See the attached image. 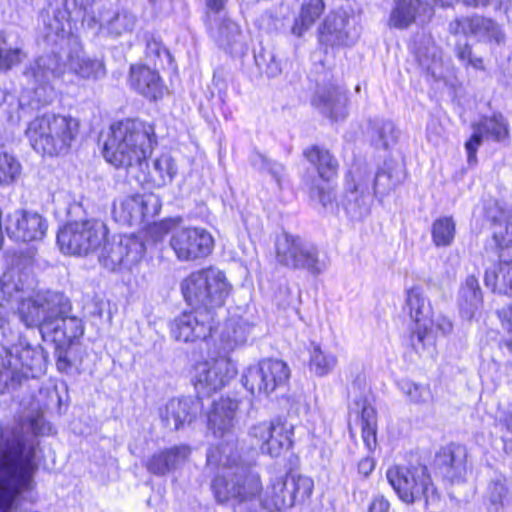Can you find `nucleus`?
I'll return each mask as SVG.
<instances>
[{
    "instance_id": "nucleus-6",
    "label": "nucleus",
    "mask_w": 512,
    "mask_h": 512,
    "mask_svg": "<svg viewBox=\"0 0 512 512\" xmlns=\"http://www.w3.org/2000/svg\"><path fill=\"white\" fill-rule=\"evenodd\" d=\"M180 218H167L149 226V233L155 240L169 235L168 245L180 263H199L212 255L215 248L213 235L204 227L179 225Z\"/></svg>"
},
{
    "instance_id": "nucleus-14",
    "label": "nucleus",
    "mask_w": 512,
    "mask_h": 512,
    "mask_svg": "<svg viewBox=\"0 0 512 512\" xmlns=\"http://www.w3.org/2000/svg\"><path fill=\"white\" fill-rule=\"evenodd\" d=\"M291 378L287 362L277 358L260 359L243 375V386L254 397L268 396L286 388Z\"/></svg>"
},
{
    "instance_id": "nucleus-38",
    "label": "nucleus",
    "mask_w": 512,
    "mask_h": 512,
    "mask_svg": "<svg viewBox=\"0 0 512 512\" xmlns=\"http://www.w3.org/2000/svg\"><path fill=\"white\" fill-rule=\"evenodd\" d=\"M417 18V6L414 0H396L390 13L388 24L397 29H407Z\"/></svg>"
},
{
    "instance_id": "nucleus-27",
    "label": "nucleus",
    "mask_w": 512,
    "mask_h": 512,
    "mask_svg": "<svg viewBox=\"0 0 512 512\" xmlns=\"http://www.w3.org/2000/svg\"><path fill=\"white\" fill-rule=\"evenodd\" d=\"M484 285L492 294L512 298V259H499L484 271Z\"/></svg>"
},
{
    "instance_id": "nucleus-30",
    "label": "nucleus",
    "mask_w": 512,
    "mask_h": 512,
    "mask_svg": "<svg viewBox=\"0 0 512 512\" xmlns=\"http://www.w3.org/2000/svg\"><path fill=\"white\" fill-rule=\"evenodd\" d=\"M194 403L188 398L171 399L165 406L163 420L173 421L174 429L178 430L185 424L192 423L196 418Z\"/></svg>"
},
{
    "instance_id": "nucleus-7",
    "label": "nucleus",
    "mask_w": 512,
    "mask_h": 512,
    "mask_svg": "<svg viewBox=\"0 0 512 512\" xmlns=\"http://www.w3.org/2000/svg\"><path fill=\"white\" fill-rule=\"evenodd\" d=\"M7 450L11 459H4L1 466L14 484L0 478V512H10L17 495L33 488L34 474L38 469L35 447L23 437L13 439Z\"/></svg>"
},
{
    "instance_id": "nucleus-55",
    "label": "nucleus",
    "mask_w": 512,
    "mask_h": 512,
    "mask_svg": "<svg viewBox=\"0 0 512 512\" xmlns=\"http://www.w3.org/2000/svg\"><path fill=\"white\" fill-rule=\"evenodd\" d=\"M435 7L442 9L453 8L460 0H429Z\"/></svg>"
},
{
    "instance_id": "nucleus-57",
    "label": "nucleus",
    "mask_w": 512,
    "mask_h": 512,
    "mask_svg": "<svg viewBox=\"0 0 512 512\" xmlns=\"http://www.w3.org/2000/svg\"><path fill=\"white\" fill-rule=\"evenodd\" d=\"M501 423L507 431L512 432V413H506L502 418Z\"/></svg>"
},
{
    "instance_id": "nucleus-50",
    "label": "nucleus",
    "mask_w": 512,
    "mask_h": 512,
    "mask_svg": "<svg viewBox=\"0 0 512 512\" xmlns=\"http://www.w3.org/2000/svg\"><path fill=\"white\" fill-rule=\"evenodd\" d=\"M407 394L412 402L420 403L425 401L430 394V390L428 386L412 384L408 387Z\"/></svg>"
},
{
    "instance_id": "nucleus-21",
    "label": "nucleus",
    "mask_w": 512,
    "mask_h": 512,
    "mask_svg": "<svg viewBox=\"0 0 512 512\" xmlns=\"http://www.w3.org/2000/svg\"><path fill=\"white\" fill-rule=\"evenodd\" d=\"M239 441L236 435H229L223 441L212 444L206 453V466L212 469L226 468L233 470L241 465Z\"/></svg>"
},
{
    "instance_id": "nucleus-23",
    "label": "nucleus",
    "mask_w": 512,
    "mask_h": 512,
    "mask_svg": "<svg viewBox=\"0 0 512 512\" xmlns=\"http://www.w3.org/2000/svg\"><path fill=\"white\" fill-rule=\"evenodd\" d=\"M484 305V296L475 275H468L460 285L458 309L462 319L471 321L480 313Z\"/></svg>"
},
{
    "instance_id": "nucleus-22",
    "label": "nucleus",
    "mask_w": 512,
    "mask_h": 512,
    "mask_svg": "<svg viewBox=\"0 0 512 512\" xmlns=\"http://www.w3.org/2000/svg\"><path fill=\"white\" fill-rule=\"evenodd\" d=\"M450 33L463 36H481L491 39H497L499 27L497 23L482 15L473 14L455 18L449 25Z\"/></svg>"
},
{
    "instance_id": "nucleus-37",
    "label": "nucleus",
    "mask_w": 512,
    "mask_h": 512,
    "mask_svg": "<svg viewBox=\"0 0 512 512\" xmlns=\"http://www.w3.org/2000/svg\"><path fill=\"white\" fill-rule=\"evenodd\" d=\"M406 306L414 323L432 321L430 307L425 304L424 291L420 286H413L406 291Z\"/></svg>"
},
{
    "instance_id": "nucleus-48",
    "label": "nucleus",
    "mask_w": 512,
    "mask_h": 512,
    "mask_svg": "<svg viewBox=\"0 0 512 512\" xmlns=\"http://www.w3.org/2000/svg\"><path fill=\"white\" fill-rule=\"evenodd\" d=\"M125 248L127 250L125 253L126 261L131 263L139 261L145 250L144 244L136 237L127 239Z\"/></svg>"
},
{
    "instance_id": "nucleus-17",
    "label": "nucleus",
    "mask_w": 512,
    "mask_h": 512,
    "mask_svg": "<svg viewBox=\"0 0 512 512\" xmlns=\"http://www.w3.org/2000/svg\"><path fill=\"white\" fill-rule=\"evenodd\" d=\"M47 230L45 219L38 213L17 209L4 219V231L17 243H31L42 240Z\"/></svg>"
},
{
    "instance_id": "nucleus-9",
    "label": "nucleus",
    "mask_w": 512,
    "mask_h": 512,
    "mask_svg": "<svg viewBox=\"0 0 512 512\" xmlns=\"http://www.w3.org/2000/svg\"><path fill=\"white\" fill-rule=\"evenodd\" d=\"M107 225L97 218L66 221L57 231V244L61 252L70 256H87L108 243Z\"/></svg>"
},
{
    "instance_id": "nucleus-43",
    "label": "nucleus",
    "mask_w": 512,
    "mask_h": 512,
    "mask_svg": "<svg viewBox=\"0 0 512 512\" xmlns=\"http://www.w3.org/2000/svg\"><path fill=\"white\" fill-rule=\"evenodd\" d=\"M144 55L152 63L153 67L157 69H164L163 58H166L169 63L174 61L172 54L163 44L161 38L152 34L147 35L145 38Z\"/></svg>"
},
{
    "instance_id": "nucleus-20",
    "label": "nucleus",
    "mask_w": 512,
    "mask_h": 512,
    "mask_svg": "<svg viewBox=\"0 0 512 512\" xmlns=\"http://www.w3.org/2000/svg\"><path fill=\"white\" fill-rule=\"evenodd\" d=\"M348 104L346 90L333 83L318 90L311 99V105L332 121L342 120L347 116Z\"/></svg>"
},
{
    "instance_id": "nucleus-25",
    "label": "nucleus",
    "mask_w": 512,
    "mask_h": 512,
    "mask_svg": "<svg viewBox=\"0 0 512 512\" xmlns=\"http://www.w3.org/2000/svg\"><path fill=\"white\" fill-rule=\"evenodd\" d=\"M348 23L347 16L339 12L329 13L318 28V42L327 52L329 47H340L346 43L348 32L345 30Z\"/></svg>"
},
{
    "instance_id": "nucleus-52",
    "label": "nucleus",
    "mask_w": 512,
    "mask_h": 512,
    "mask_svg": "<svg viewBox=\"0 0 512 512\" xmlns=\"http://www.w3.org/2000/svg\"><path fill=\"white\" fill-rule=\"evenodd\" d=\"M367 512H390V503L383 495H377L370 501Z\"/></svg>"
},
{
    "instance_id": "nucleus-8",
    "label": "nucleus",
    "mask_w": 512,
    "mask_h": 512,
    "mask_svg": "<svg viewBox=\"0 0 512 512\" xmlns=\"http://www.w3.org/2000/svg\"><path fill=\"white\" fill-rule=\"evenodd\" d=\"M386 478L398 499L407 505L424 502L425 506L440 500L441 494L432 479L428 466L421 462L393 464Z\"/></svg>"
},
{
    "instance_id": "nucleus-49",
    "label": "nucleus",
    "mask_w": 512,
    "mask_h": 512,
    "mask_svg": "<svg viewBox=\"0 0 512 512\" xmlns=\"http://www.w3.org/2000/svg\"><path fill=\"white\" fill-rule=\"evenodd\" d=\"M509 493V488L500 480H496L490 487V502L496 506H503L504 499Z\"/></svg>"
},
{
    "instance_id": "nucleus-44",
    "label": "nucleus",
    "mask_w": 512,
    "mask_h": 512,
    "mask_svg": "<svg viewBox=\"0 0 512 512\" xmlns=\"http://www.w3.org/2000/svg\"><path fill=\"white\" fill-rule=\"evenodd\" d=\"M21 173L20 162L8 152H0V187L13 184Z\"/></svg>"
},
{
    "instance_id": "nucleus-34",
    "label": "nucleus",
    "mask_w": 512,
    "mask_h": 512,
    "mask_svg": "<svg viewBox=\"0 0 512 512\" xmlns=\"http://www.w3.org/2000/svg\"><path fill=\"white\" fill-rule=\"evenodd\" d=\"M307 352L308 367L317 376H325L329 374L337 365V356L331 353H326L321 348V345L316 341H310Z\"/></svg>"
},
{
    "instance_id": "nucleus-2",
    "label": "nucleus",
    "mask_w": 512,
    "mask_h": 512,
    "mask_svg": "<svg viewBox=\"0 0 512 512\" xmlns=\"http://www.w3.org/2000/svg\"><path fill=\"white\" fill-rule=\"evenodd\" d=\"M73 306L64 292L38 290L19 300L16 314L27 329H37L43 341L55 346V362L60 373L73 368L71 347L84 335L83 321L72 314Z\"/></svg>"
},
{
    "instance_id": "nucleus-26",
    "label": "nucleus",
    "mask_w": 512,
    "mask_h": 512,
    "mask_svg": "<svg viewBox=\"0 0 512 512\" xmlns=\"http://www.w3.org/2000/svg\"><path fill=\"white\" fill-rule=\"evenodd\" d=\"M369 173L367 171L348 170L344 176L346 194L356 195L354 201L351 200L343 203V208L348 216H352L361 211L367 210L368 206L364 201L366 194L369 193L368 188Z\"/></svg>"
},
{
    "instance_id": "nucleus-47",
    "label": "nucleus",
    "mask_w": 512,
    "mask_h": 512,
    "mask_svg": "<svg viewBox=\"0 0 512 512\" xmlns=\"http://www.w3.org/2000/svg\"><path fill=\"white\" fill-rule=\"evenodd\" d=\"M481 126L482 125L479 123H474L472 125L474 132L470 135L464 144L467 154V161L470 165L477 163V153L479 146L482 144L483 139L486 138Z\"/></svg>"
},
{
    "instance_id": "nucleus-13",
    "label": "nucleus",
    "mask_w": 512,
    "mask_h": 512,
    "mask_svg": "<svg viewBox=\"0 0 512 512\" xmlns=\"http://www.w3.org/2000/svg\"><path fill=\"white\" fill-rule=\"evenodd\" d=\"M275 261L280 267L305 270L313 276H318L323 270L319 248L287 232L276 239Z\"/></svg>"
},
{
    "instance_id": "nucleus-12",
    "label": "nucleus",
    "mask_w": 512,
    "mask_h": 512,
    "mask_svg": "<svg viewBox=\"0 0 512 512\" xmlns=\"http://www.w3.org/2000/svg\"><path fill=\"white\" fill-rule=\"evenodd\" d=\"M302 156L314 168L320 182L326 185H314L311 188L313 196L323 207L336 203V181L340 171V163L336 155L325 145L311 144L303 149Z\"/></svg>"
},
{
    "instance_id": "nucleus-32",
    "label": "nucleus",
    "mask_w": 512,
    "mask_h": 512,
    "mask_svg": "<svg viewBox=\"0 0 512 512\" xmlns=\"http://www.w3.org/2000/svg\"><path fill=\"white\" fill-rule=\"evenodd\" d=\"M325 3L323 0H308L300 9L298 17L295 18L291 32L301 37L324 13Z\"/></svg>"
},
{
    "instance_id": "nucleus-39",
    "label": "nucleus",
    "mask_w": 512,
    "mask_h": 512,
    "mask_svg": "<svg viewBox=\"0 0 512 512\" xmlns=\"http://www.w3.org/2000/svg\"><path fill=\"white\" fill-rule=\"evenodd\" d=\"M456 223L452 216L436 218L431 226V239L436 247H448L455 239Z\"/></svg>"
},
{
    "instance_id": "nucleus-60",
    "label": "nucleus",
    "mask_w": 512,
    "mask_h": 512,
    "mask_svg": "<svg viewBox=\"0 0 512 512\" xmlns=\"http://www.w3.org/2000/svg\"><path fill=\"white\" fill-rule=\"evenodd\" d=\"M493 238H494L495 242H496L499 246H501V245H502V240H501V239H499V238H498V236H497L496 234H494Z\"/></svg>"
},
{
    "instance_id": "nucleus-18",
    "label": "nucleus",
    "mask_w": 512,
    "mask_h": 512,
    "mask_svg": "<svg viewBox=\"0 0 512 512\" xmlns=\"http://www.w3.org/2000/svg\"><path fill=\"white\" fill-rule=\"evenodd\" d=\"M127 83L131 90L149 102L163 99L168 92L159 69L141 62L129 66Z\"/></svg>"
},
{
    "instance_id": "nucleus-42",
    "label": "nucleus",
    "mask_w": 512,
    "mask_h": 512,
    "mask_svg": "<svg viewBox=\"0 0 512 512\" xmlns=\"http://www.w3.org/2000/svg\"><path fill=\"white\" fill-rule=\"evenodd\" d=\"M288 477L293 506L308 503L314 491L313 479L305 475L292 473V471H288Z\"/></svg>"
},
{
    "instance_id": "nucleus-15",
    "label": "nucleus",
    "mask_w": 512,
    "mask_h": 512,
    "mask_svg": "<svg viewBox=\"0 0 512 512\" xmlns=\"http://www.w3.org/2000/svg\"><path fill=\"white\" fill-rule=\"evenodd\" d=\"M249 435L261 453L275 458L285 455L294 445V426L281 416L255 424Z\"/></svg>"
},
{
    "instance_id": "nucleus-1",
    "label": "nucleus",
    "mask_w": 512,
    "mask_h": 512,
    "mask_svg": "<svg viewBox=\"0 0 512 512\" xmlns=\"http://www.w3.org/2000/svg\"><path fill=\"white\" fill-rule=\"evenodd\" d=\"M98 142L103 159L116 170L128 172L137 167L136 179L149 188H160L170 183L176 170L173 159L166 154L151 158L158 145L153 122L139 117H125L112 121L99 134Z\"/></svg>"
},
{
    "instance_id": "nucleus-35",
    "label": "nucleus",
    "mask_w": 512,
    "mask_h": 512,
    "mask_svg": "<svg viewBox=\"0 0 512 512\" xmlns=\"http://www.w3.org/2000/svg\"><path fill=\"white\" fill-rule=\"evenodd\" d=\"M210 36L222 47L230 48L241 35L240 25L228 16L220 17L209 28Z\"/></svg>"
},
{
    "instance_id": "nucleus-3",
    "label": "nucleus",
    "mask_w": 512,
    "mask_h": 512,
    "mask_svg": "<svg viewBox=\"0 0 512 512\" xmlns=\"http://www.w3.org/2000/svg\"><path fill=\"white\" fill-rule=\"evenodd\" d=\"M182 296L190 306L171 324V333L177 341H204L219 327L217 311L224 307L232 292V285L224 272L212 267L196 270L181 282Z\"/></svg>"
},
{
    "instance_id": "nucleus-40",
    "label": "nucleus",
    "mask_w": 512,
    "mask_h": 512,
    "mask_svg": "<svg viewBox=\"0 0 512 512\" xmlns=\"http://www.w3.org/2000/svg\"><path fill=\"white\" fill-rule=\"evenodd\" d=\"M487 139L495 142H510V128L507 120L500 114L494 113L490 117H485L483 121L478 122Z\"/></svg>"
},
{
    "instance_id": "nucleus-10",
    "label": "nucleus",
    "mask_w": 512,
    "mask_h": 512,
    "mask_svg": "<svg viewBox=\"0 0 512 512\" xmlns=\"http://www.w3.org/2000/svg\"><path fill=\"white\" fill-rule=\"evenodd\" d=\"M210 488L215 501L222 505L251 503L260 500L263 494L261 475L245 465H239L228 473L216 474Z\"/></svg>"
},
{
    "instance_id": "nucleus-33",
    "label": "nucleus",
    "mask_w": 512,
    "mask_h": 512,
    "mask_svg": "<svg viewBox=\"0 0 512 512\" xmlns=\"http://www.w3.org/2000/svg\"><path fill=\"white\" fill-rule=\"evenodd\" d=\"M27 54L25 50L11 42L10 35L0 30V72H8L22 64Z\"/></svg>"
},
{
    "instance_id": "nucleus-5",
    "label": "nucleus",
    "mask_w": 512,
    "mask_h": 512,
    "mask_svg": "<svg viewBox=\"0 0 512 512\" xmlns=\"http://www.w3.org/2000/svg\"><path fill=\"white\" fill-rule=\"evenodd\" d=\"M240 327L232 325L221 335L219 347L208 353V358L197 361L192 368V383L198 392L210 396L229 384L236 376L237 369L230 353L245 342L243 332L236 334Z\"/></svg>"
},
{
    "instance_id": "nucleus-4",
    "label": "nucleus",
    "mask_w": 512,
    "mask_h": 512,
    "mask_svg": "<svg viewBox=\"0 0 512 512\" xmlns=\"http://www.w3.org/2000/svg\"><path fill=\"white\" fill-rule=\"evenodd\" d=\"M81 130L79 118L47 111L37 114L28 122L25 135L36 153L53 158L69 153Z\"/></svg>"
},
{
    "instance_id": "nucleus-29",
    "label": "nucleus",
    "mask_w": 512,
    "mask_h": 512,
    "mask_svg": "<svg viewBox=\"0 0 512 512\" xmlns=\"http://www.w3.org/2000/svg\"><path fill=\"white\" fill-rule=\"evenodd\" d=\"M354 404L359 407L356 415L361 429V438L369 452L376 450L378 439V413L367 397L356 399Z\"/></svg>"
},
{
    "instance_id": "nucleus-46",
    "label": "nucleus",
    "mask_w": 512,
    "mask_h": 512,
    "mask_svg": "<svg viewBox=\"0 0 512 512\" xmlns=\"http://www.w3.org/2000/svg\"><path fill=\"white\" fill-rule=\"evenodd\" d=\"M396 187L397 181L393 178L390 171L386 169L377 170L372 185L373 195L377 199L381 201L382 198L393 192Z\"/></svg>"
},
{
    "instance_id": "nucleus-24",
    "label": "nucleus",
    "mask_w": 512,
    "mask_h": 512,
    "mask_svg": "<svg viewBox=\"0 0 512 512\" xmlns=\"http://www.w3.org/2000/svg\"><path fill=\"white\" fill-rule=\"evenodd\" d=\"M190 454L191 448L188 445H175L153 453L144 466L150 474L164 476L175 469L179 460H186Z\"/></svg>"
},
{
    "instance_id": "nucleus-19",
    "label": "nucleus",
    "mask_w": 512,
    "mask_h": 512,
    "mask_svg": "<svg viewBox=\"0 0 512 512\" xmlns=\"http://www.w3.org/2000/svg\"><path fill=\"white\" fill-rule=\"evenodd\" d=\"M240 401L229 396L214 400L207 412V428L215 438L235 435L236 415Z\"/></svg>"
},
{
    "instance_id": "nucleus-53",
    "label": "nucleus",
    "mask_w": 512,
    "mask_h": 512,
    "mask_svg": "<svg viewBox=\"0 0 512 512\" xmlns=\"http://www.w3.org/2000/svg\"><path fill=\"white\" fill-rule=\"evenodd\" d=\"M498 0H460V3L466 8H486Z\"/></svg>"
},
{
    "instance_id": "nucleus-11",
    "label": "nucleus",
    "mask_w": 512,
    "mask_h": 512,
    "mask_svg": "<svg viewBox=\"0 0 512 512\" xmlns=\"http://www.w3.org/2000/svg\"><path fill=\"white\" fill-rule=\"evenodd\" d=\"M1 367L7 375L4 386L17 388L24 381L37 378L45 372V352L40 345L18 341L4 349Z\"/></svg>"
},
{
    "instance_id": "nucleus-51",
    "label": "nucleus",
    "mask_w": 512,
    "mask_h": 512,
    "mask_svg": "<svg viewBox=\"0 0 512 512\" xmlns=\"http://www.w3.org/2000/svg\"><path fill=\"white\" fill-rule=\"evenodd\" d=\"M375 460L373 457L366 456L357 463V474L360 478H367L375 469Z\"/></svg>"
},
{
    "instance_id": "nucleus-54",
    "label": "nucleus",
    "mask_w": 512,
    "mask_h": 512,
    "mask_svg": "<svg viewBox=\"0 0 512 512\" xmlns=\"http://www.w3.org/2000/svg\"><path fill=\"white\" fill-rule=\"evenodd\" d=\"M227 2L228 0H206L205 5L209 11L217 14L224 10Z\"/></svg>"
},
{
    "instance_id": "nucleus-31",
    "label": "nucleus",
    "mask_w": 512,
    "mask_h": 512,
    "mask_svg": "<svg viewBox=\"0 0 512 512\" xmlns=\"http://www.w3.org/2000/svg\"><path fill=\"white\" fill-rule=\"evenodd\" d=\"M147 212V205L143 195L131 194L113 204V215L116 220L131 224L134 220L142 218Z\"/></svg>"
},
{
    "instance_id": "nucleus-41",
    "label": "nucleus",
    "mask_w": 512,
    "mask_h": 512,
    "mask_svg": "<svg viewBox=\"0 0 512 512\" xmlns=\"http://www.w3.org/2000/svg\"><path fill=\"white\" fill-rule=\"evenodd\" d=\"M72 72L79 79L97 81L105 77L107 71L105 62L102 59L82 57L75 61Z\"/></svg>"
},
{
    "instance_id": "nucleus-58",
    "label": "nucleus",
    "mask_w": 512,
    "mask_h": 512,
    "mask_svg": "<svg viewBox=\"0 0 512 512\" xmlns=\"http://www.w3.org/2000/svg\"><path fill=\"white\" fill-rule=\"evenodd\" d=\"M438 327L443 330V332H450L452 330V323L449 320L443 319L442 324H438Z\"/></svg>"
},
{
    "instance_id": "nucleus-28",
    "label": "nucleus",
    "mask_w": 512,
    "mask_h": 512,
    "mask_svg": "<svg viewBox=\"0 0 512 512\" xmlns=\"http://www.w3.org/2000/svg\"><path fill=\"white\" fill-rule=\"evenodd\" d=\"M288 472L284 476L272 478L267 490L260 499L261 507L268 512H281L293 507Z\"/></svg>"
},
{
    "instance_id": "nucleus-56",
    "label": "nucleus",
    "mask_w": 512,
    "mask_h": 512,
    "mask_svg": "<svg viewBox=\"0 0 512 512\" xmlns=\"http://www.w3.org/2000/svg\"><path fill=\"white\" fill-rule=\"evenodd\" d=\"M212 83L214 85L223 84L225 86L224 69L222 67H219L214 70L212 76Z\"/></svg>"
},
{
    "instance_id": "nucleus-36",
    "label": "nucleus",
    "mask_w": 512,
    "mask_h": 512,
    "mask_svg": "<svg viewBox=\"0 0 512 512\" xmlns=\"http://www.w3.org/2000/svg\"><path fill=\"white\" fill-rule=\"evenodd\" d=\"M415 327L410 330L409 342L417 354H423L435 350L436 334L433 330V322L414 323Z\"/></svg>"
},
{
    "instance_id": "nucleus-16",
    "label": "nucleus",
    "mask_w": 512,
    "mask_h": 512,
    "mask_svg": "<svg viewBox=\"0 0 512 512\" xmlns=\"http://www.w3.org/2000/svg\"><path fill=\"white\" fill-rule=\"evenodd\" d=\"M467 464V447L459 442H449L435 452L431 465L442 481L453 485L465 481Z\"/></svg>"
},
{
    "instance_id": "nucleus-45",
    "label": "nucleus",
    "mask_w": 512,
    "mask_h": 512,
    "mask_svg": "<svg viewBox=\"0 0 512 512\" xmlns=\"http://www.w3.org/2000/svg\"><path fill=\"white\" fill-rule=\"evenodd\" d=\"M454 53L458 61L464 68H473L477 71L485 70V61L483 57L475 56L473 46L468 42H458L455 44Z\"/></svg>"
},
{
    "instance_id": "nucleus-59",
    "label": "nucleus",
    "mask_w": 512,
    "mask_h": 512,
    "mask_svg": "<svg viewBox=\"0 0 512 512\" xmlns=\"http://www.w3.org/2000/svg\"><path fill=\"white\" fill-rule=\"evenodd\" d=\"M348 430H349V433L351 436H353L355 434V431L350 422H348Z\"/></svg>"
}]
</instances>
